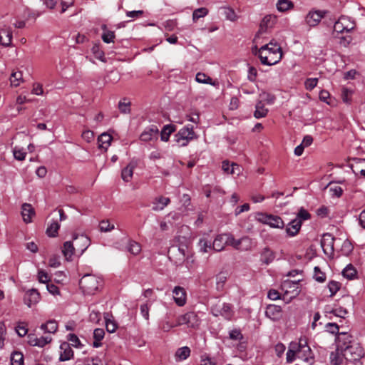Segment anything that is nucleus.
Here are the masks:
<instances>
[{
  "mask_svg": "<svg viewBox=\"0 0 365 365\" xmlns=\"http://www.w3.org/2000/svg\"><path fill=\"white\" fill-rule=\"evenodd\" d=\"M255 55L259 58L262 64L272 66L281 61L283 53L281 46L274 40H272L261 46Z\"/></svg>",
  "mask_w": 365,
  "mask_h": 365,
  "instance_id": "f257e3e1",
  "label": "nucleus"
},
{
  "mask_svg": "<svg viewBox=\"0 0 365 365\" xmlns=\"http://www.w3.org/2000/svg\"><path fill=\"white\" fill-rule=\"evenodd\" d=\"M101 284V279L93 274H85L79 282L81 289L87 294H94Z\"/></svg>",
  "mask_w": 365,
  "mask_h": 365,
  "instance_id": "f03ea898",
  "label": "nucleus"
},
{
  "mask_svg": "<svg viewBox=\"0 0 365 365\" xmlns=\"http://www.w3.org/2000/svg\"><path fill=\"white\" fill-rule=\"evenodd\" d=\"M175 251L178 252V253L175 254V264H181L182 263H185V266L188 269L192 267L193 264L195 262V259L193 258L192 252L187 246L182 245L178 248H173V252Z\"/></svg>",
  "mask_w": 365,
  "mask_h": 365,
  "instance_id": "7ed1b4c3",
  "label": "nucleus"
},
{
  "mask_svg": "<svg viewBox=\"0 0 365 365\" xmlns=\"http://www.w3.org/2000/svg\"><path fill=\"white\" fill-rule=\"evenodd\" d=\"M196 138L193 127L192 125H186L180 129L175 134V141L180 147H184Z\"/></svg>",
  "mask_w": 365,
  "mask_h": 365,
  "instance_id": "20e7f679",
  "label": "nucleus"
},
{
  "mask_svg": "<svg viewBox=\"0 0 365 365\" xmlns=\"http://www.w3.org/2000/svg\"><path fill=\"white\" fill-rule=\"evenodd\" d=\"M356 21L352 18L347 16H341L334 23V31L338 34L349 33L354 30Z\"/></svg>",
  "mask_w": 365,
  "mask_h": 365,
  "instance_id": "39448f33",
  "label": "nucleus"
},
{
  "mask_svg": "<svg viewBox=\"0 0 365 365\" xmlns=\"http://www.w3.org/2000/svg\"><path fill=\"white\" fill-rule=\"evenodd\" d=\"M200 323V319L195 312H188L178 316L177 318V325H186L188 328H197Z\"/></svg>",
  "mask_w": 365,
  "mask_h": 365,
  "instance_id": "423d86ee",
  "label": "nucleus"
},
{
  "mask_svg": "<svg viewBox=\"0 0 365 365\" xmlns=\"http://www.w3.org/2000/svg\"><path fill=\"white\" fill-rule=\"evenodd\" d=\"M327 14V11L325 10L311 9L305 16L304 22L310 28L315 27L325 17Z\"/></svg>",
  "mask_w": 365,
  "mask_h": 365,
  "instance_id": "0eeeda50",
  "label": "nucleus"
},
{
  "mask_svg": "<svg viewBox=\"0 0 365 365\" xmlns=\"http://www.w3.org/2000/svg\"><path fill=\"white\" fill-rule=\"evenodd\" d=\"M342 352L345 359L353 363L358 361L364 355L363 349L358 344L349 346Z\"/></svg>",
  "mask_w": 365,
  "mask_h": 365,
  "instance_id": "6e6552de",
  "label": "nucleus"
},
{
  "mask_svg": "<svg viewBox=\"0 0 365 365\" xmlns=\"http://www.w3.org/2000/svg\"><path fill=\"white\" fill-rule=\"evenodd\" d=\"M76 255L81 256L90 245V239L84 235H74L73 240Z\"/></svg>",
  "mask_w": 365,
  "mask_h": 365,
  "instance_id": "1a4fd4ad",
  "label": "nucleus"
},
{
  "mask_svg": "<svg viewBox=\"0 0 365 365\" xmlns=\"http://www.w3.org/2000/svg\"><path fill=\"white\" fill-rule=\"evenodd\" d=\"M211 312L214 316H221L227 320H230L233 316L231 305L226 303L215 305L212 307Z\"/></svg>",
  "mask_w": 365,
  "mask_h": 365,
  "instance_id": "9d476101",
  "label": "nucleus"
},
{
  "mask_svg": "<svg viewBox=\"0 0 365 365\" xmlns=\"http://www.w3.org/2000/svg\"><path fill=\"white\" fill-rule=\"evenodd\" d=\"M258 220L264 224L269 225L272 228L282 229L284 226V221L277 215L259 214Z\"/></svg>",
  "mask_w": 365,
  "mask_h": 365,
  "instance_id": "9b49d317",
  "label": "nucleus"
},
{
  "mask_svg": "<svg viewBox=\"0 0 365 365\" xmlns=\"http://www.w3.org/2000/svg\"><path fill=\"white\" fill-rule=\"evenodd\" d=\"M297 349L298 351L299 359H302L305 361H308L309 359L312 358V350L308 346L306 339H299V341L297 342Z\"/></svg>",
  "mask_w": 365,
  "mask_h": 365,
  "instance_id": "f8f14e48",
  "label": "nucleus"
},
{
  "mask_svg": "<svg viewBox=\"0 0 365 365\" xmlns=\"http://www.w3.org/2000/svg\"><path fill=\"white\" fill-rule=\"evenodd\" d=\"M251 245L250 239L247 237H242L239 240H235L234 237L230 234L229 245L233 247L238 250H247L250 249Z\"/></svg>",
  "mask_w": 365,
  "mask_h": 365,
  "instance_id": "ddd939ff",
  "label": "nucleus"
},
{
  "mask_svg": "<svg viewBox=\"0 0 365 365\" xmlns=\"http://www.w3.org/2000/svg\"><path fill=\"white\" fill-rule=\"evenodd\" d=\"M41 299L39 292L36 289H30L27 290L24 296V302L29 307L37 304Z\"/></svg>",
  "mask_w": 365,
  "mask_h": 365,
  "instance_id": "4468645a",
  "label": "nucleus"
},
{
  "mask_svg": "<svg viewBox=\"0 0 365 365\" xmlns=\"http://www.w3.org/2000/svg\"><path fill=\"white\" fill-rule=\"evenodd\" d=\"M173 297L178 306L183 307L187 302L186 290L182 287L175 286L173 289Z\"/></svg>",
  "mask_w": 365,
  "mask_h": 365,
  "instance_id": "2eb2a0df",
  "label": "nucleus"
},
{
  "mask_svg": "<svg viewBox=\"0 0 365 365\" xmlns=\"http://www.w3.org/2000/svg\"><path fill=\"white\" fill-rule=\"evenodd\" d=\"M351 338V336L346 332L338 334L336 338V348L342 352L346 347L354 344L352 343Z\"/></svg>",
  "mask_w": 365,
  "mask_h": 365,
  "instance_id": "dca6fc26",
  "label": "nucleus"
},
{
  "mask_svg": "<svg viewBox=\"0 0 365 365\" xmlns=\"http://www.w3.org/2000/svg\"><path fill=\"white\" fill-rule=\"evenodd\" d=\"M230 234L225 233L218 235L212 242V250L220 252L224 250L226 245H229Z\"/></svg>",
  "mask_w": 365,
  "mask_h": 365,
  "instance_id": "f3484780",
  "label": "nucleus"
},
{
  "mask_svg": "<svg viewBox=\"0 0 365 365\" xmlns=\"http://www.w3.org/2000/svg\"><path fill=\"white\" fill-rule=\"evenodd\" d=\"M265 315L273 321H277L282 318V308L276 304H269L266 307Z\"/></svg>",
  "mask_w": 365,
  "mask_h": 365,
  "instance_id": "a211bd4d",
  "label": "nucleus"
},
{
  "mask_svg": "<svg viewBox=\"0 0 365 365\" xmlns=\"http://www.w3.org/2000/svg\"><path fill=\"white\" fill-rule=\"evenodd\" d=\"M334 237L329 233L323 235L321 245L325 254H332L334 252Z\"/></svg>",
  "mask_w": 365,
  "mask_h": 365,
  "instance_id": "6ab92c4d",
  "label": "nucleus"
},
{
  "mask_svg": "<svg viewBox=\"0 0 365 365\" xmlns=\"http://www.w3.org/2000/svg\"><path fill=\"white\" fill-rule=\"evenodd\" d=\"M158 128L156 125H151L146 128L144 131L141 133L140 139L142 141L148 142L153 139L158 138Z\"/></svg>",
  "mask_w": 365,
  "mask_h": 365,
  "instance_id": "aec40b11",
  "label": "nucleus"
},
{
  "mask_svg": "<svg viewBox=\"0 0 365 365\" xmlns=\"http://www.w3.org/2000/svg\"><path fill=\"white\" fill-rule=\"evenodd\" d=\"M276 21V16L272 14L266 15L260 23L259 33L265 32L268 29L272 28L275 24Z\"/></svg>",
  "mask_w": 365,
  "mask_h": 365,
  "instance_id": "412c9836",
  "label": "nucleus"
},
{
  "mask_svg": "<svg viewBox=\"0 0 365 365\" xmlns=\"http://www.w3.org/2000/svg\"><path fill=\"white\" fill-rule=\"evenodd\" d=\"M61 252L67 261H71L72 257L74 255H76V251L75 250L73 242L72 241L65 242L63 245Z\"/></svg>",
  "mask_w": 365,
  "mask_h": 365,
  "instance_id": "4be33fe9",
  "label": "nucleus"
},
{
  "mask_svg": "<svg viewBox=\"0 0 365 365\" xmlns=\"http://www.w3.org/2000/svg\"><path fill=\"white\" fill-rule=\"evenodd\" d=\"M61 353L59 360L65 361L70 360L73 356V351L70 346L69 343L63 342L60 346Z\"/></svg>",
  "mask_w": 365,
  "mask_h": 365,
  "instance_id": "5701e85b",
  "label": "nucleus"
},
{
  "mask_svg": "<svg viewBox=\"0 0 365 365\" xmlns=\"http://www.w3.org/2000/svg\"><path fill=\"white\" fill-rule=\"evenodd\" d=\"M301 226L302 221L298 218H295L288 224L286 232L289 236L294 237L299 232Z\"/></svg>",
  "mask_w": 365,
  "mask_h": 365,
  "instance_id": "b1692460",
  "label": "nucleus"
},
{
  "mask_svg": "<svg viewBox=\"0 0 365 365\" xmlns=\"http://www.w3.org/2000/svg\"><path fill=\"white\" fill-rule=\"evenodd\" d=\"M170 202V200L168 197L163 196L155 197L153 201L152 209L154 211L163 210Z\"/></svg>",
  "mask_w": 365,
  "mask_h": 365,
  "instance_id": "393cba45",
  "label": "nucleus"
},
{
  "mask_svg": "<svg viewBox=\"0 0 365 365\" xmlns=\"http://www.w3.org/2000/svg\"><path fill=\"white\" fill-rule=\"evenodd\" d=\"M21 209V215L24 221L26 223L31 222L32 217L35 215L34 209L32 207L31 205L24 203L23 204Z\"/></svg>",
  "mask_w": 365,
  "mask_h": 365,
  "instance_id": "a878e982",
  "label": "nucleus"
},
{
  "mask_svg": "<svg viewBox=\"0 0 365 365\" xmlns=\"http://www.w3.org/2000/svg\"><path fill=\"white\" fill-rule=\"evenodd\" d=\"M136 163L132 161L122 170L121 178L125 182H130L133 178V170L135 168Z\"/></svg>",
  "mask_w": 365,
  "mask_h": 365,
  "instance_id": "bb28decb",
  "label": "nucleus"
},
{
  "mask_svg": "<svg viewBox=\"0 0 365 365\" xmlns=\"http://www.w3.org/2000/svg\"><path fill=\"white\" fill-rule=\"evenodd\" d=\"M12 32L9 28L1 29L0 31V44L4 46H9L11 43Z\"/></svg>",
  "mask_w": 365,
  "mask_h": 365,
  "instance_id": "cd10ccee",
  "label": "nucleus"
},
{
  "mask_svg": "<svg viewBox=\"0 0 365 365\" xmlns=\"http://www.w3.org/2000/svg\"><path fill=\"white\" fill-rule=\"evenodd\" d=\"M113 137L110 134L107 133H102L98 138L99 148L103 149L105 151H106L110 146Z\"/></svg>",
  "mask_w": 365,
  "mask_h": 365,
  "instance_id": "c85d7f7f",
  "label": "nucleus"
},
{
  "mask_svg": "<svg viewBox=\"0 0 365 365\" xmlns=\"http://www.w3.org/2000/svg\"><path fill=\"white\" fill-rule=\"evenodd\" d=\"M330 361L332 365H341L344 361V352H341L338 348L330 354Z\"/></svg>",
  "mask_w": 365,
  "mask_h": 365,
  "instance_id": "c756f323",
  "label": "nucleus"
},
{
  "mask_svg": "<svg viewBox=\"0 0 365 365\" xmlns=\"http://www.w3.org/2000/svg\"><path fill=\"white\" fill-rule=\"evenodd\" d=\"M297 357L298 358L297 342L292 341L289 344V349L287 352V362L289 364L292 363Z\"/></svg>",
  "mask_w": 365,
  "mask_h": 365,
  "instance_id": "7c9ffc66",
  "label": "nucleus"
},
{
  "mask_svg": "<svg viewBox=\"0 0 365 365\" xmlns=\"http://www.w3.org/2000/svg\"><path fill=\"white\" fill-rule=\"evenodd\" d=\"M190 355V349L188 346H183L177 349L175 357L176 361H180L185 360Z\"/></svg>",
  "mask_w": 365,
  "mask_h": 365,
  "instance_id": "2f4dec72",
  "label": "nucleus"
},
{
  "mask_svg": "<svg viewBox=\"0 0 365 365\" xmlns=\"http://www.w3.org/2000/svg\"><path fill=\"white\" fill-rule=\"evenodd\" d=\"M112 316H110L108 313H106L104 315L105 322H106V328L107 331L109 333H113L118 328V324L115 322V320Z\"/></svg>",
  "mask_w": 365,
  "mask_h": 365,
  "instance_id": "473e14b6",
  "label": "nucleus"
},
{
  "mask_svg": "<svg viewBox=\"0 0 365 365\" xmlns=\"http://www.w3.org/2000/svg\"><path fill=\"white\" fill-rule=\"evenodd\" d=\"M105 331L103 329L97 328L93 331V346L98 348L101 346V341L104 338Z\"/></svg>",
  "mask_w": 365,
  "mask_h": 365,
  "instance_id": "72a5a7b5",
  "label": "nucleus"
},
{
  "mask_svg": "<svg viewBox=\"0 0 365 365\" xmlns=\"http://www.w3.org/2000/svg\"><path fill=\"white\" fill-rule=\"evenodd\" d=\"M268 113V109L264 107V104L262 101H259L257 103L255 106V110L254 113V116L256 118H264L267 115Z\"/></svg>",
  "mask_w": 365,
  "mask_h": 365,
  "instance_id": "f704fd0d",
  "label": "nucleus"
},
{
  "mask_svg": "<svg viewBox=\"0 0 365 365\" xmlns=\"http://www.w3.org/2000/svg\"><path fill=\"white\" fill-rule=\"evenodd\" d=\"M279 11L285 12L294 8V4L290 0H278L276 4Z\"/></svg>",
  "mask_w": 365,
  "mask_h": 365,
  "instance_id": "c9c22d12",
  "label": "nucleus"
},
{
  "mask_svg": "<svg viewBox=\"0 0 365 365\" xmlns=\"http://www.w3.org/2000/svg\"><path fill=\"white\" fill-rule=\"evenodd\" d=\"M41 329L43 330L45 332L53 334L58 329V324L56 321L50 320L47 322L46 324H42L41 326Z\"/></svg>",
  "mask_w": 365,
  "mask_h": 365,
  "instance_id": "e433bc0d",
  "label": "nucleus"
},
{
  "mask_svg": "<svg viewBox=\"0 0 365 365\" xmlns=\"http://www.w3.org/2000/svg\"><path fill=\"white\" fill-rule=\"evenodd\" d=\"M275 258L274 253L269 248H264L261 255V260L268 264L271 263Z\"/></svg>",
  "mask_w": 365,
  "mask_h": 365,
  "instance_id": "4c0bfd02",
  "label": "nucleus"
},
{
  "mask_svg": "<svg viewBox=\"0 0 365 365\" xmlns=\"http://www.w3.org/2000/svg\"><path fill=\"white\" fill-rule=\"evenodd\" d=\"M195 80L200 83L210 84L212 86L215 85V83L213 82L212 79L204 73H197L195 76Z\"/></svg>",
  "mask_w": 365,
  "mask_h": 365,
  "instance_id": "58836bf2",
  "label": "nucleus"
},
{
  "mask_svg": "<svg viewBox=\"0 0 365 365\" xmlns=\"http://www.w3.org/2000/svg\"><path fill=\"white\" fill-rule=\"evenodd\" d=\"M60 228V225L57 221H53L48 225L46 229V234L48 236L54 237L56 236L58 231Z\"/></svg>",
  "mask_w": 365,
  "mask_h": 365,
  "instance_id": "ea45409f",
  "label": "nucleus"
},
{
  "mask_svg": "<svg viewBox=\"0 0 365 365\" xmlns=\"http://www.w3.org/2000/svg\"><path fill=\"white\" fill-rule=\"evenodd\" d=\"M175 131V128L172 125H166L163 127L161 131V140L167 142L169 140V137L172 133Z\"/></svg>",
  "mask_w": 365,
  "mask_h": 365,
  "instance_id": "a19ab883",
  "label": "nucleus"
},
{
  "mask_svg": "<svg viewBox=\"0 0 365 365\" xmlns=\"http://www.w3.org/2000/svg\"><path fill=\"white\" fill-rule=\"evenodd\" d=\"M22 73L21 71L13 72L10 77L11 85L14 87H17L22 82Z\"/></svg>",
  "mask_w": 365,
  "mask_h": 365,
  "instance_id": "79ce46f5",
  "label": "nucleus"
},
{
  "mask_svg": "<svg viewBox=\"0 0 365 365\" xmlns=\"http://www.w3.org/2000/svg\"><path fill=\"white\" fill-rule=\"evenodd\" d=\"M11 365H24V355L19 351H14L11 356Z\"/></svg>",
  "mask_w": 365,
  "mask_h": 365,
  "instance_id": "37998d69",
  "label": "nucleus"
},
{
  "mask_svg": "<svg viewBox=\"0 0 365 365\" xmlns=\"http://www.w3.org/2000/svg\"><path fill=\"white\" fill-rule=\"evenodd\" d=\"M176 327H179V325H177V322L173 323L168 319V318H165L160 324V328L164 332H168L173 328Z\"/></svg>",
  "mask_w": 365,
  "mask_h": 365,
  "instance_id": "c03bdc74",
  "label": "nucleus"
},
{
  "mask_svg": "<svg viewBox=\"0 0 365 365\" xmlns=\"http://www.w3.org/2000/svg\"><path fill=\"white\" fill-rule=\"evenodd\" d=\"M342 274L349 279H353L356 274V270L351 264H349L343 269Z\"/></svg>",
  "mask_w": 365,
  "mask_h": 365,
  "instance_id": "a18cd8bd",
  "label": "nucleus"
},
{
  "mask_svg": "<svg viewBox=\"0 0 365 365\" xmlns=\"http://www.w3.org/2000/svg\"><path fill=\"white\" fill-rule=\"evenodd\" d=\"M221 9L223 10V14L227 20L235 21L237 19V16L233 9L228 6L222 7Z\"/></svg>",
  "mask_w": 365,
  "mask_h": 365,
  "instance_id": "49530a36",
  "label": "nucleus"
},
{
  "mask_svg": "<svg viewBox=\"0 0 365 365\" xmlns=\"http://www.w3.org/2000/svg\"><path fill=\"white\" fill-rule=\"evenodd\" d=\"M208 14V9L205 7H201L194 10L192 13V21H197L199 19L205 17Z\"/></svg>",
  "mask_w": 365,
  "mask_h": 365,
  "instance_id": "de8ad7c7",
  "label": "nucleus"
},
{
  "mask_svg": "<svg viewBox=\"0 0 365 365\" xmlns=\"http://www.w3.org/2000/svg\"><path fill=\"white\" fill-rule=\"evenodd\" d=\"M128 251L133 255H138L141 251V246L135 241H130L128 245Z\"/></svg>",
  "mask_w": 365,
  "mask_h": 365,
  "instance_id": "09e8293b",
  "label": "nucleus"
},
{
  "mask_svg": "<svg viewBox=\"0 0 365 365\" xmlns=\"http://www.w3.org/2000/svg\"><path fill=\"white\" fill-rule=\"evenodd\" d=\"M14 157L16 160L22 161L25 159L26 153L24 148L15 146L13 149Z\"/></svg>",
  "mask_w": 365,
  "mask_h": 365,
  "instance_id": "8fccbe9b",
  "label": "nucleus"
},
{
  "mask_svg": "<svg viewBox=\"0 0 365 365\" xmlns=\"http://www.w3.org/2000/svg\"><path fill=\"white\" fill-rule=\"evenodd\" d=\"M200 250L202 252H208L209 250H212V244L206 239H201L199 242Z\"/></svg>",
  "mask_w": 365,
  "mask_h": 365,
  "instance_id": "3c124183",
  "label": "nucleus"
},
{
  "mask_svg": "<svg viewBox=\"0 0 365 365\" xmlns=\"http://www.w3.org/2000/svg\"><path fill=\"white\" fill-rule=\"evenodd\" d=\"M104 30L102 34V39L105 43H109L113 41L115 38V34L113 31L106 29V26H104Z\"/></svg>",
  "mask_w": 365,
  "mask_h": 365,
  "instance_id": "603ef678",
  "label": "nucleus"
},
{
  "mask_svg": "<svg viewBox=\"0 0 365 365\" xmlns=\"http://www.w3.org/2000/svg\"><path fill=\"white\" fill-rule=\"evenodd\" d=\"M67 339L70 342V346L71 345L76 348H80L82 346L78 337L74 334H69L67 336Z\"/></svg>",
  "mask_w": 365,
  "mask_h": 365,
  "instance_id": "864d4df0",
  "label": "nucleus"
},
{
  "mask_svg": "<svg viewBox=\"0 0 365 365\" xmlns=\"http://www.w3.org/2000/svg\"><path fill=\"white\" fill-rule=\"evenodd\" d=\"M282 289H285V292L288 293L289 291L288 289H292L293 291H296V294H297L298 289V282L293 281H286L282 284Z\"/></svg>",
  "mask_w": 365,
  "mask_h": 365,
  "instance_id": "5fc2aeb1",
  "label": "nucleus"
},
{
  "mask_svg": "<svg viewBox=\"0 0 365 365\" xmlns=\"http://www.w3.org/2000/svg\"><path fill=\"white\" fill-rule=\"evenodd\" d=\"M327 313H331L334 314L336 317H341V318H345L346 315L347 314V311L346 309L339 307L336 309H333L331 310H327Z\"/></svg>",
  "mask_w": 365,
  "mask_h": 365,
  "instance_id": "6e6d98bb",
  "label": "nucleus"
},
{
  "mask_svg": "<svg viewBox=\"0 0 365 365\" xmlns=\"http://www.w3.org/2000/svg\"><path fill=\"white\" fill-rule=\"evenodd\" d=\"M353 250V246L350 241L346 240L341 245V252L344 255H349Z\"/></svg>",
  "mask_w": 365,
  "mask_h": 365,
  "instance_id": "4d7b16f0",
  "label": "nucleus"
},
{
  "mask_svg": "<svg viewBox=\"0 0 365 365\" xmlns=\"http://www.w3.org/2000/svg\"><path fill=\"white\" fill-rule=\"evenodd\" d=\"M328 288L331 293L330 296L333 297L340 289V284L336 281H331L328 284Z\"/></svg>",
  "mask_w": 365,
  "mask_h": 365,
  "instance_id": "13d9d810",
  "label": "nucleus"
},
{
  "mask_svg": "<svg viewBox=\"0 0 365 365\" xmlns=\"http://www.w3.org/2000/svg\"><path fill=\"white\" fill-rule=\"evenodd\" d=\"M314 278L319 282H324L326 280V276L318 267H315L314 269Z\"/></svg>",
  "mask_w": 365,
  "mask_h": 365,
  "instance_id": "bf43d9fd",
  "label": "nucleus"
},
{
  "mask_svg": "<svg viewBox=\"0 0 365 365\" xmlns=\"http://www.w3.org/2000/svg\"><path fill=\"white\" fill-rule=\"evenodd\" d=\"M329 192L332 197H339L343 194V189L339 185H334L329 188Z\"/></svg>",
  "mask_w": 365,
  "mask_h": 365,
  "instance_id": "052dcab7",
  "label": "nucleus"
},
{
  "mask_svg": "<svg viewBox=\"0 0 365 365\" xmlns=\"http://www.w3.org/2000/svg\"><path fill=\"white\" fill-rule=\"evenodd\" d=\"M317 83L318 78H308L306 80L304 86L307 90L312 91L317 86Z\"/></svg>",
  "mask_w": 365,
  "mask_h": 365,
  "instance_id": "680f3d73",
  "label": "nucleus"
},
{
  "mask_svg": "<svg viewBox=\"0 0 365 365\" xmlns=\"http://www.w3.org/2000/svg\"><path fill=\"white\" fill-rule=\"evenodd\" d=\"M130 102H125V100L124 99L123 101H120L118 103V108L123 113H128L130 110Z\"/></svg>",
  "mask_w": 365,
  "mask_h": 365,
  "instance_id": "e2e57ef3",
  "label": "nucleus"
},
{
  "mask_svg": "<svg viewBox=\"0 0 365 365\" xmlns=\"http://www.w3.org/2000/svg\"><path fill=\"white\" fill-rule=\"evenodd\" d=\"M99 226L101 232H109L114 229V225H110L108 220L101 221Z\"/></svg>",
  "mask_w": 365,
  "mask_h": 365,
  "instance_id": "0e129e2a",
  "label": "nucleus"
},
{
  "mask_svg": "<svg viewBox=\"0 0 365 365\" xmlns=\"http://www.w3.org/2000/svg\"><path fill=\"white\" fill-rule=\"evenodd\" d=\"M52 340V338L49 336L38 337L36 346L43 347L46 344H49Z\"/></svg>",
  "mask_w": 365,
  "mask_h": 365,
  "instance_id": "69168bd1",
  "label": "nucleus"
},
{
  "mask_svg": "<svg viewBox=\"0 0 365 365\" xmlns=\"http://www.w3.org/2000/svg\"><path fill=\"white\" fill-rule=\"evenodd\" d=\"M327 331L332 334H337L339 333V327L336 323H328L326 325Z\"/></svg>",
  "mask_w": 365,
  "mask_h": 365,
  "instance_id": "338daca9",
  "label": "nucleus"
},
{
  "mask_svg": "<svg viewBox=\"0 0 365 365\" xmlns=\"http://www.w3.org/2000/svg\"><path fill=\"white\" fill-rule=\"evenodd\" d=\"M216 279H217V289H222L225 282L227 281V277L225 276V274H223V273L219 274L217 276Z\"/></svg>",
  "mask_w": 365,
  "mask_h": 365,
  "instance_id": "774afa93",
  "label": "nucleus"
}]
</instances>
